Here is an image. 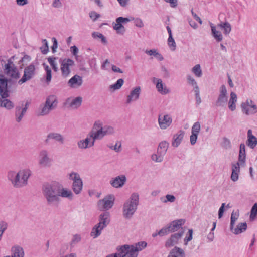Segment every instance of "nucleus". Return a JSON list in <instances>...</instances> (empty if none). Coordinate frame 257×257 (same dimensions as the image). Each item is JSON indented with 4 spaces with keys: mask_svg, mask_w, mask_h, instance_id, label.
<instances>
[{
    "mask_svg": "<svg viewBox=\"0 0 257 257\" xmlns=\"http://www.w3.org/2000/svg\"><path fill=\"white\" fill-rule=\"evenodd\" d=\"M168 44L172 50L174 51L176 49V43L172 36H169V38L168 39Z\"/></svg>",
    "mask_w": 257,
    "mask_h": 257,
    "instance_id": "obj_58",
    "label": "nucleus"
},
{
    "mask_svg": "<svg viewBox=\"0 0 257 257\" xmlns=\"http://www.w3.org/2000/svg\"><path fill=\"white\" fill-rule=\"evenodd\" d=\"M63 105L69 109H76L80 106V96L75 98L69 97L64 102Z\"/></svg>",
    "mask_w": 257,
    "mask_h": 257,
    "instance_id": "obj_18",
    "label": "nucleus"
},
{
    "mask_svg": "<svg viewBox=\"0 0 257 257\" xmlns=\"http://www.w3.org/2000/svg\"><path fill=\"white\" fill-rule=\"evenodd\" d=\"M94 140L89 133L87 137L82 142L81 141V148H90L94 145Z\"/></svg>",
    "mask_w": 257,
    "mask_h": 257,
    "instance_id": "obj_32",
    "label": "nucleus"
},
{
    "mask_svg": "<svg viewBox=\"0 0 257 257\" xmlns=\"http://www.w3.org/2000/svg\"><path fill=\"white\" fill-rule=\"evenodd\" d=\"M192 72L197 77H200L202 75V72L200 64L195 65L192 68Z\"/></svg>",
    "mask_w": 257,
    "mask_h": 257,
    "instance_id": "obj_48",
    "label": "nucleus"
},
{
    "mask_svg": "<svg viewBox=\"0 0 257 257\" xmlns=\"http://www.w3.org/2000/svg\"><path fill=\"white\" fill-rule=\"evenodd\" d=\"M31 57L29 55L27 54L24 55V56L21 58V59L18 62V64L20 65L19 68L20 69H23L24 66L31 61Z\"/></svg>",
    "mask_w": 257,
    "mask_h": 257,
    "instance_id": "obj_41",
    "label": "nucleus"
},
{
    "mask_svg": "<svg viewBox=\"0 0 257 257\" xmlns=\"http://www.w3.org/2000/svg\"><path fill=\"white\" fill-rule=\"evenodd\" d=\"M138 253L134 251L130 245H124L117 248L115 253L109 254L106 257H137Z\"/></svg>",
    "mask_w": 257,
    "mask_h": 257,
    "instance_id": "obj_4",
    "label": "nucleus"
},
{
    "mask_svg": "<svg viewBox=\"0 0 257 257\" xmlns=\"http://www.w3.org/2000/svg\"><path fill=\"white\" fill-rule=\"evenodd\" d=\"M9 97L3 98L0 94V107H4L8 110H12L14 108V103L8 99Z\"/></svg>",
    "mask_w": 257,
    "mask_h": 257,
    "instance_id": "obj_25",
    "label": "nucleus"
},
{
    "mask_svg": "<svg viewBox=\"0 0 257 257\" xmlns=\"http://www.w3.org/2000/svg\"><path fill=\"white\" fill-rule=\"evenodd\" d=\"M172 117L168 114H161L158 116V124L161 130L169 127L172 123Z\"/></svg>",
    "mask_w": 257,
    "mask_h": 257,
    "instance_id": "obj_15",
    "label": "nucleus"
},
{
    "mask_svg": "<svg viewBox=\"0 0 257 257\" xmlns=\"http://www.w3.org/2000/svg\"><path fill=\"white\" fill-rule=\"evenodd\" d=\"M246 145L251 149H254L257 145V138L252 135L251 130L247 131Z\"/></svg>",
    "mask_w": 257,
    "mask_h": 257,
    "instance_id": "obj_27",
    "label": "nucleus"
},
{
    "mask_svg": "<svg viewBox=\"0 0 257 257\" xmlns=\"http://www.w3.org/2000/svg\"><path fill=\"white\" fill-rule=\"evenodd\" d=\"M61 64V70L62 75L63 77H66L69 76L70 73L69 67L74 65V61L71 59H60Z\"/></svg>",
    "mask_w": 257,
    "mask_h": 257,
    "instance_id": "obj_16",
    "label": "nucleus"
},
{
    "mask_svg": "<svg viewBox=\"0 0 257 257\" xmlns=\"http://www.w3.org/2000/svg\"><path fill=\"white\" fill-rule=\"evenodd\" d=\"M52 139L56 142H59L60 144L64 143V138L63 136L58 133H50L48 134L46 139L45 140V143L47 144L49 143L50 140Z\"/></svg>",
    "mask_w": 257,
    "mask_h": 257,
    "instance_id": "obj_24",
    "label": "nucleus"
},
{
    "mask_svg": "<svg viewBox=\"0 0 257 257\" xmlns=\"http://www.w3.org/2000/svg\"><path fill=\"white\" fill-rule=\"evenodd\" d=\"M193 230L189 229L188 230V235H187L184 238V244L187 245L189 241L192 239Z\"/></svg>",
    "mask_w": 257,
    "mask_h": 257,
    "instance_id": "obj_60",
    "label": "nucleus"
},
{
    "mask_svg": "<svg viewBox=\"0 0 257 257\" xmlns=\"http://www.w3.org/2000/svg\"><path fill=\"white\" fill-rule=\"evenodd\" d=\"M164 156L162 154H159L157 152L156 154H154L152 155L151 158L152 160L156 162H161L163 160Z\"/></svg>",
    "mask_w": 257,
    "mask_h": 257,
    "instance_id": "obj_52",
    "label": "nucleus"
},
{
    "mask_svg": "<svg viewBox=\"0 0 257 257\" xmlns=\"http://www.w3.org/2000/svg\"><path fill=\"white\" fill-rule=\"evenodd\" d=\"M153 83L156 84V87L157 91L162 95H165L170 92V90L163 83L161 79L153 78Z\"/></svg>",
    "mask_w": 257,
    "mask_h": 257,
    "instance_id": "obj_20",
    "label": "nucleus"
},
{
    "mask_svg": "<svg viewBox=\"0 0 257 257\" xmlns=\"http://www.w3.org/2000/svg\"><path fill=\"white\" fill-rule=\"evenodd\" d=\"M185 220L183 219H177L172 221L168 224L171 232H175L178 230L184 224Z\"/></svg>",
    "mask_w": 257,
    "mask_h": 257,
    "instance_id": "obj_22",
    "label": "nucleus"
},
{
    "mask_svg": "<svg viewBox=\"0 0 257 257\" xmlns=\"http://www.w3.org/2000/svg\"><path fill=\"white\" fill-rule=\"evenodd\" d=\"M110 221L109 212H105L99 215L98 223L94 226L91 231V236L94 238L99 236L101 234L102 230L109 223Z\"/></svg>",
    "mask_w": 257,
    "mask_h": 257,
    "instance_id": "obj_3",
    "label": "nucleus"
},
{
    "mask_svg": "<svg viewBox=\"0 0 257 257\" xmlns=\"http://www.w3.org/2000/svg\"><path fill=\"white\" fill-rule=\"evenodd\" d=\"M241 111L246 115H251L257 113V105L252 99L248 98L240 105Z\"/></svg>",
    "mask_w": 257,
    "mask_h": 257,
    "instance_id": "obj_6",
    "label": "nucleus"
},
{
    "mask_svg": "<svg viewBox=\"0 0 257 257\" xmlns=\"http://www.w3.org/2000/svg\"><path fill=\"white\" fill-rule=\"evenodd\" d=\"M126 181V178L125 175H121L112 178L110 183L112 186L114 188H118L122 187Z\"/></svg>",
    "mask_w": 257,
    "mask_h": 257,
    "instance_id": "obj_21",
    "label": "nucleus"
},
{
    "mask_svg": "<svg viewBox=\"0 0 257 257\" xmlns=\"http://www.w3.org/2000/svg\"><path fill=\"white\" fill-rule=\"evenodd\" d=\"M228 101V94L226 86L222 85L219 88V94L215 103L216 107L224 106Z\"/></svg>",
    "mask_w": 257,
    "mask_h": 257,
    "instance_id": "obj_11",
    "label": "nucleus"
},
{
    "mask_svg": "<svg viewBox=\"0 0 257 257\" xmlns=\"http://www.w3.org/2000/svg\"><path fill=\"white\" fill-rule=\"evenodd\" d=\"M42 65L46 71V82L47 83L49 84L52 78L51 69L45 63H43Z\"/></svg>",
    "mask_w": 257,
    "mask_h": 257,
    "instance_id": "obj_42",
    "label": "nucleus"
},
{
    "mask_svg": "<svg viewBox=\"0 0 257 257\" xmlns=\"http://www.w3.org/2000/svg\"><path fill=\"white\" fill-rule=\"evenodd\" d=\"M80 80V76L78 75H75L73 76L68 82V84L71 88H75V85H80V82L78 80Z\"/></svg>",
    "mask_w": 257,
    "mask_h": 257,
    "instance_id": "obj_44",
    "label": "nucleus"
},
{
    "mask_svg": "<svg viewBox=\"0 0 257 257\" xmlns=\"http://www.w3.org/2000/svg\"><path fill=\"white\" fill-rule=\"evenodd\" d=\"M239 216V210H237L234 212L233 211L231 213V221H230V229L231 231H233V228H234V224L235 223L236 221L238 219Z\"/></svg>",
    "mask_w": 257,
    "mask_h": 257,
    "instance_id": "obj_46",
    "label": "nucleus"
},
{
    "mask_svg": "<svg viewBox=\"0 0 257 257\" xmlns=\"http://www.w3.org/2000/svg\"><path fill=\"white\" fill-rule=\"evenodd\" d=\"M211 27V33L213 37L218 42H221L223 40V37L222 33L217 30L216 27L212 23H210Z\"/></svg>",
    "mask_w": 257,
    "mask_h": 257,
    "instance_id": "obj_29",
    "label": "nucleus"
},
{
    "mask_svg": "<svg viewBox=\"0 0 257 257\" xmlns=\"http://www.w3.org/2000/svg\"><path fill=\"white\" fill-rule=\"evenodd\" d=\"M110 65V62L109 59H105L101 64V68L103 70H108Z\"/></svg>",
    "mask_w": 257,
    "mask_h": 257,
    "instance_id": "obj_62",
    "label": "nucleus"
},
{
    "mask_svg": "<svg viewBox=\"0 0 257 257\" xmlns=\"http://www.w3.org/2000/svg\"><path fill=\"white\" fill-rule=\"evenodd\" d=\"M167 257H185V253L183 249L175 246L170 250Z\"/></svg>",
    "mask_w": 257,
    "mask_h": 257,
    "instance_id": "obj_30",
    "label": "nucleus"
},
{
    "mask_svg": "<svg viewBox=\"0 0 257 257\" xmlns=\"http://www.w3.org/2000/svg\"><path fill=\"white\" fill-rule=\"evenodd\" d=\"M11 251L13 257H24V256L23 248L20 246L17 245L12 247Z\"/></svg>",
    "mask_w": 257,
    "mask_h": 257,
    "instance_id": "obj_34",
    "label": "nucleus"
},
{
    "mask_svg": "<svg viewBox=\"0 0 257 257\" xmlns=\"http://www.w3.org/2000/svg\"><path fill=\"white\" fill-rule=\"evenodd\" d=\"M257 214V203H255L252 206L250 215V218H254Z\"/></svg>",
    "mask_w": 257,
    "mask_h": 257,
    "instance_id": "obj_64",
    "label": "nucleus"
},
{
    "mask_svg": "<svg viewBox=\"0 0 257 257\" xmlns=\"http://www.w3.org/2000/svg\"><path fill=\"white\" fill-rule=\"evenodd\" d=\"M7 85L2 88V91L1 93V95L3 98L6 97H10V93L12 92V89L14 87V90L16 89L17 85L16 81L14 80L12 78H5Z\"/></svg>",
    "mask_w": 257,
    "mask_h": 257,
    "instance_id": "obj_14",
    "label": "nucleus"
},
{
    "mask_svg": "<svg viewBox=\"0 0 257 257\" xmlns=\"http://www.w3.org/2000/svg\"><path fill=\"white\" fill-rule=\"evenodd\" d=\"M139 202V196L137 193H133L128 200L123 205L122 213L126 219H130L136 212Z\"/></svg>",
    "mask_w": 257,
    "mask_h": 257,
    "instance_id": "obj_2",
    "label": "nucleus"
},
{
    "mask_svg": "<svg viewBox=\"0 0 257 257\" xmlns=\"http://www.w3.org/2000/svg\"><path fill=\"white\" fill-rule=\"evenodd\" d=\"M170 232H171L170 229L168 226H167L161 228L158 232V234H159L160 236H163L168 235Z\"/></svg>",
    "mask_w": 257,
    "mask_h": 257,
    "instance_id": "obj_56",
    "label": "nucleus"
},
{
    "mask_svg": "<svg viewBox=\"0 0 257 257\" xmlns=\"http://www.w3.org/2000/svg\"><path fill=\"white\" fill-rule=\"evenodd\" d=\"M56 59L55 57H48L47 58L48 61L49 62L50 65L52 67V69L55 72H57L58 70V68L57 66L56 63L55 62V60Z\"/></svg>",
    "mask_w": 257,
    "mask_h": 257,
    "instance_id": "obj_54",
    "label": "nucleus"
},
{
    "mask_svg": "<svg viewBox=\"0 0 257 257\" xmlns=\"http://www.w3.org/2000/svg\"><path fill=\"white\" fill-rule=\"evenodd\" d=\"M52 162L49 156V153L46 150H42L39 154L38 163L42 167H50Z\"/></svg>",
    "mask_w": 257,
    "mask_h": 257,
    "instance_id": "obj_13",
    "label": "nucleus"
},
{
    "mask_svg": "<svg viewBox=\"0 0 257 257\" xmlns=\"http://www.w3.org/2000/svg\"><path fill=\"white\" fill-rule=\"evenodd\" d=\"M169 146V143L166 141H163L160 142L159 144L157 152L159 154H162L165 156L166 154Z\"/></svg>",
    "mask_w": 257,
    "mask_h": 257,
    "instance_id": "obj_36",
    "label": "nucleus"
},
{
    "mask_svg": "<svg viewBox=\"0 0 257 257\" xmlns=\"http://www.w3.org/2000/svg\"><path fill=\"white\" fill-rule=\"evenodd\" d=\"M247 224L246 222L239 223L236 228H233V231H231L235 234H239L244 231L247 229Z\"/></svg>",
    "mask_w": 257,
    "mask_h": 257,
    "instance_id": "obj_37",
    "label": "nucleus"
},
{
    "mask_svg": "<svg viewBox=\"0 0 257 257\" xmlns=\"http://www.w3.org/2000/svg\"><path fill=\"white\" fill-rule=\"evenodd\" d=\"M237 98L236 93L231 92L230 94V98L228 101V108L231 111H234L236 108V103L237 102Z\"/></svg>",
    "mask_w": 257,
    "mask_h": 257,
    "instance_id": "obj_33",
    "label": "nucleus"
},
{
    "mask_svg": "<svg viewBox=\"0 0 257 257\" xmlns=\"http://www.w3.org/2000/svg\"><path fill=\"white\" fill-rule=\"evenodd\" d=\"M92 130H104V126H103V123L100 120H96L95 121Z\"/></svg>",
    "mask_w": 257,
    "mask_h": 257,
    "instance_id": "obj_53",
    "label": "nucleus"
},
{
    "mask_svg": "<svg viewBox=\"0 0 257 257\" xmlns=\"http://www.w3.org/2000/svg\"><path fill=\"white\" fill-rule=\"evenodd\" d=\"M35 70V66L33 63L26 67L22 77L18 82V84L21 85L32 79L36 74Z\"/></svg>",
    "mask_w": 257,
    "mask_h": 257,
    "instance_id": "obj_8",
    "label": "nucleus"
},
{
    "mask_svg": "<svg viewBox=\"0 0 257 257\" xmlns=\"http://www.w3.org/2000/svg\"><path fill=\"white\" fill-rule=\"evenodd\" d=\"M184 231L175 233L170 235V236L166 240L165 242V247L166 248H169L179 243V240L183 236Z\"/></svg>",
    "mask_w": 257,
    "mask_h": 257,
    "instance_id": "obj_12",
    "label": "nucleus"
},
{
    "mask_svg": "<svg viewBox=\"0 0 257 257\" xmlns=\"http://www.w3.org/2000/svg\"><path fill=\"white\" fill-rule=\"evenodd\" d=\"M175 199L176 198L174 195L167 194L166 196V199L163 200H162V199H161V200L163 203H166L168 202H170L171 203L174 202L175 201Z\"/></svg>",
    "mask_w": 257,
    "mask_h": 257,
    "instance_id": "obj_61",
    "label": "nucleus"
},
{
    "mask_svg": "<svg viewBox=\"0 0 257 257\" xmlns=\"http://www.w3.org/2000/svg\"><path fill=\"white\" fill-rule=\"evenodd\" d=\"M115 197L113 195H109L98 201V208L101 211L108 210L114 205Z\"/></svg>",
    "mask_w": 257,
    "mask_h": 257,
    "instance_id": "obj_9",
    "label": "nucleus"
},
{
    "mask_svg": "<svg viewBox=\"0 0 257 257\" xmlns=\"http://www.w3.org/2000/svg\"><path fill=\"white\" fill-rule=\"evenodd\" d=\"M92 37L95 38H99L101 39V42L104 44H107V41L105 37L101 33L94 32L92 34Z\"/></svg>",
    "mask_w": 257,
    "mask_h": 257,
    "instance_id": "obj_49",
    "label": "nucleus"
},
{
    "mask_svg": "<svg viewBox=\"0 0 257 257\" xmlns=\"http://www.w3.org/2000/svg\"><path fill=\"white\" fill-rule=\"evenodd\" d=\"M147 243L145 241H140L135 245H130L134 251L138 254V252L142 250L147 246Z\"/></svg>",
    "mask_w": 257,
    "mask_h": 257,
    "instance_id": "obj_39",
    "label": "nucleus"
},
{
    "mask_svg": "<svg viewBox=\"0 0 257 257\" xmlns=\"http://www.w3.org/2000/svg\"><path fill=\"white\" fill-rule=\"evenodd\" d=\"M59 198L60 197L70 198L72 197L73 194L71 190L63 188L62 185L60 184V190L59 191Z\"/></svg>",
    "mask_w": 257,
    "mask_h": 257,
    "instance_id": "obj_38",
    "label": "nucleus"
},
{
    "mask_svg": "<svg viewBox=\"0 0 257 257\" xmlns=\"http://www.w3.org/2000/svg\"><path fill=\"white\" fill-rule=\"evenodd\" d=\"M124 83V80L122 78L117 80L116 82L114 84L111 85L109 86L110 90H116L119 89Z\"/></svg>",
    "mask_w": 257,
    "mask_h": 257,
    "instance_id": "obj_47",
    "label": "nucleus"
},
{
    "mask_svg": "<svg viewBox=\"0 0 257 257\" xmlns=\"http://www.w3.org/2000/svg\"><path fill=\"white\" fill-rule=\"evenodd\" d=\"M8 226V224L6 221L3 220L0 221V235L1 238L4 232L7 230Z\"/></svg>",
    "mask_w": 257,
    "mask_h": 257,
    "instance_id": "obj_57",
    "label": "nucleus"
},
{
    "mask_svg": "<svg viewBox=\"0 0 257 257\" xmlns=\"http://www.w3.org/2000/svg\"><path fill=\"white\" fill-rule=\"evenodd\" d=\"M43 45L40 47V50L43 54H46L49 51L48 43L46 39H43Z\"/></svg>",
    "mask_w": 257,
    "mask_h": 257,
    "instance_id": "obj_51",
    "label": "nucleus"
},
{
    "mask_svg": "<svg viewBox=\"0 0 257 257\" xmlns=\"http://www.w3.org/2000/svg\"><path fill=\"white\" fill-rule=\"evenodd\" d=\"M116 23L113 26V28L116 31L118 34H123L125 31V27L122 25L121 22H118V18L116 20Z\"/></svg>",
    "mask_w": 257,
    "mask_h": 257,
    "instance_id": "obj_40",
    "label": "nucleus"
},
{
    "mask_svg": "<svg viewBox=\"0 0 257 257\" xmlns=\"http://www.w3.org/2000/svg\"><path fill=\"white\" fill-rule=\"evenodd\" d=\"M107 146L110 149L114 150L116 152H119L121 151V143L120 142L117 141L115 145H108Z\"/></svg>",
    "mask_w": 257,
    "mask_h": 257,
    "instance_id": "obj_55",
    "label": "nucleus"
},
{
    "mask_svg": "<svg viewBox=\"0 0 257 257\" xmlns=\"http://www.w3.org/2000/svg\"><path fill=\"white\" fill-rule=\"evenodd\" d=\"M80 241V235L78 234H75L73 236V237L71 240V246L74 247V245L78 243Z\"/></svg>",
    "mask_w": 257,
    "mask_h": 257,
    "instance_id": "obj_63",
    "label": "nucleus"
},
{
    "mask_svg": "<svg viewBox=\"0 0 257 257\" xmlns=\"http://www.w3.org/2000/svg\"><path fill=\"white\" fill-rule=\"evenodd\" d=\"M145 53L150 56H154L159 61H162L164 59L163 56L155 49L150 50H146Z\"/></svg>",
    "mask_w": 257,
    "mask_h": 257,
    "instance_id": "obj_43",
    "label": "nucleus"
},
{
    "mask_svg": "<svg viewBox=\"0 0 257 257\" xmlns=\"http://www.w3.org/2000/svg\"><path fill=\"white\" fill-rule=\"evenodd\" d=\"M29 103V102L27 101L24 104V102L22 101L16 106L15 108V116L17 122H20L22 120L28 108Z\"/></svg>",
    "mask_w": 257,
    "mask_h": 257,
    "instance_id": "obj_10",
    "label": "nucleus"
},
{
    "mask_svg": "<svg viewBox=\"0 0 257 257\" xmlns=\"http://www.w3.org/2000/svg\"><path fill=\"white\" fill-rule=\"evenodd\" d=\"M184 134V131L180 130L174 135L172 141L173 147L176 148L179 146L183 139Z\"/></svg>",
    "mask_w": 257,
    "mask_h": 257,
    "instance_id": "obj_23",
    "label": "nucleus"
},
{
    "mask_svg": "<svg viewBox=\"0 0 257 257\" xmlns=\"http://www.w3.org/2000/svg\"><path fill=\"white\" fill-rule=\"evenodd\" d=\"M141 94V87L137 86L134 88L130 92V94L127 96L126 103L128 104L133 101H137Z\"/></svg>",
    "mask_w": 257,
    "mask_h": 257,
    "instance_id": "obj_19",
    "label": "nucleus"
},
{
    "mask_svg": "<svg viewBox=\"0 0 257 257\" xmlns=\"http://www.w3.org/2000/svg\"><path fill=\"white\" fill-rule=\"evenodd\" d=\"M221 146L226 149L230 148L231 147L230 141L226 137L223 138Z\"/></svg>",
    "mask_w": 257,
    "mask_h": 257,
    "instance_id": "obj_59",
    "label": "nucleus"
},
{
    "mask_svg": "<svg viewBox=\"0 0 257 257\" xmlns=\"http://www.w3.org/2000/svg\"><path fill=\"white\" fill-rule=\"evenodd\" d=\"M21 176H22L21 180L23 186H26L28 183V180L31 175V171L29 169H25L20 171Z\"/></svg>",
    "mask_w": 257,
    "mask_h": 257,
    "instance_id": "obj_35",
    "label": "nucleus"
},
{
    "mask_svg": "<svg viewBox=\"0 0 257 257\" xmlns=\"http://www.w3.org/2000/svg\"><path fill=\"white\" fill-rule=\"evenodd\" d=\"M69 179L73 181L72 189L78 194L80 192V176L79 174L72 172L69 174Z\"/></svg>",
    "mask_w": 257,
    "mask_h": 257,
    "instance_id": "obj_17",
    "label": "nucleus"
},
{
    "mask_svg": "<svg viewBox=\"0 0 257 257\" xmlns=\"http://www.w3.org/2000/svg\"><path fill=\"white\" fill-rule=\"evenodd\" d=\"M115 132L114 128L109 125L104 126V130H91L89 134L92 136L93 140L95 142L97 140L102 139L104 136L114 134Z\"/></svg>",
    "mask_w": 257,
    "mask_h": 257,
    "instance_id": "obj_7",
    "label": "nucleus"
},
{
    "mask_svg": "<svg viewBox=\"0 0 257 257\" xmlns=\"http://www.w3.org/2000/svg\"><path fill=\"white\" fill-rule=\"evenodd\" d=\"M42 190L48 205L52 206L59 204L60 201L59 198V192L60 190V183L57 182H46L43 184Z\"/></svg>",
    "mask_w": 257,
    "mask_h": 257,
    "instance_id": "obj_1",
    "label": "nucleus"
},
{
    "mask_svg": "<svg viewBox=\"0 0 257 257\" xmlns=\"http://www.w3.org/2000/svg\"><path fill=\"white\" fill-rule=\"evenodd\" d=\"M21 173L20 171L16 174L15 178L12 182V184L15 187L20 188L23 187L22 180L20 181Z\"/></svg>",
    "mask_w": 257,
    "mask_h": 257,
    "instance_id": "obj_45",
    "label": "nucleus"
},
{
    "mask_svg": "<svg viewBox=\"0 0 257 257\" xmlns=\"http://www.w3.org/2000/svg\"><path fill=\"white\" fill-rule=\"evenodd\" d=\"M5 73L12 78L17 79L20 78V74L15 65L10 66V70H4Z\"/></svg>",
    "mask_w": 257,
    "mask_h": 257,
    "instance_id": "obj_31",
    "label": "nucleus"
},
{
    "mask_svg": "<svg viewBox=\"0 0 257 257\" xmlns=\"http://www.w3.org/2000/svg\"><path fill=\"white\" fill-rule=\"evenodd\" d=\"M232 172L231 174V180L233 182H236L239 178L240 173V165L238 162L232 164Z\"/></svg>",
    "mask_w": 257,
    "mask_h": 257,
    "instance_id": "obj_26",
    "label": "nucleus"
},
{
    "mask_svg": "<svg viewBox=\"0 0 257 257\" xmlns=\"http://www.w3.org/2000/svg\"><path fill=\"white\" fill-rule=\"evenodd\" d=\"M58 103L57 97L54 95L49 96L45 101V103L42 106L40 115L43 116L49 113V111L56 107Z\"/></svg>",
    "mask_w": 257,
    "mask_h": 257,
    "instance_id": "obj_5",
    "label": "nucleus"
},
{
    "mask_svg": "<svg viewBox=\"0 0 257 257\" xmlns=\"http://www.w3.org/2000/svg\"><path fill=\"white\" fill-rule=\"evenodd\" d=\"M217 27L222 30L223 34L226 36L228 35L232 30L231 24L227 21H220L217 24Z\"/></svg>",
    "mask_w": 257,
    "mask_h": 257,
    "instance_id": "obj_28",
    "label": "nucleus"
},
{
    "mask_svg": "<svg viewBox=\"0 0 257 257\" xmlns=\"http://www.w3.org/2000/svg\"><path fill=\"white\" fill-rule=\"evenodd\" d=\"M201 130V125L199 122L197 121L194 123L191 128V133L198 135Z\"/></svg>",
    "mask_w": 257,
    "mask_h": 257,
    "instance_id": "obj_50",
    "label": "nucleus"
}]
</instances>
